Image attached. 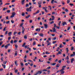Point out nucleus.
Listing matches in <instances>:
<instances>
[{
	"label": "nucleus",
	"instance_id": "47",
	"mask_svg": "<svg viewBox=\"0 0 75 75\" xmlns=\"http://www.w3.org/2000/svg\"><path fill=\"white\" fill-rule=\"evenodd\" d=\"M29 6V5H28V4H27L26 5L25 7H28Z\"/></svg>",
	"mask_w": 75,
	"mask_h": 75
},
{
	"label": "nucleus",
	"instance_id": "51",
	"mask_svg": "<svg viewBox=\"0 0 75 75\" xmlns=\"http://www.w3.org/2000/svg\"><path fill=\"white\" fill-rule=\"evenodd\" d=\"M11 21L12 23V24L14 23V21L13 20H11Z\"/></svg>",
	"mask_w": 75,
	"mask_h": 75
},
{
	"label": "nucleus",
	"instance_id": "34",
	"mask_svg": "<svg viewBox=\"0 0 75 75\" xmlns=\"http://www.w3.org/2000/svg\"><path fill=\"white\" fill-rule=\"evenodd\" d=\"M70 29H71V28L70 27H69L67 29V30H68V31H69Z\"/></svg>",
	"mask_w": 75,
	"mask_h": 75
},
{
	"label": "nucleus",
	"instance_id": "14",
	"mask_svg": "<svg viewBox=\"0 0 75 75\" xmlns=\"http://www.w3.org/2000/svg\"><path fill=\"white\" fill-rule=\"evenodd\" d=\"M25 2V0H23L21 1V4H24V2Z\"/></svg>",
	"mask_w": 75,
	"mask_h": 75
},
{
	"label": "nucleus",
	"instance_id": "4",
	"mask_svg": "<svg viewBox=\"0 0 75 75\" xmlns=\"http://www.w3.org/2000/svg\"><path fill=\"white\" fill-rule=\"evenodd\" d=\"M10 45V44L9 43L8 44H7L5 46V48H7V47Z\"/></svg>",
	"mask_w": 75,
	"mask_h": 75
},
{
	"label": "nucleus",
	"instance_id": "41",
	"mask_svg": "<svg viewBox=\"0 0 75 75\" xmlns=\"http://www.w3.org/2000/svg\"><path fill=\"white\" fill-rule=\"evenodd\" d=\"M10 42L11 43V44H13V40H12Z\"/></svg>",
	"mask_w": 75,
	"mask_h": 75
},
{
	"label": "nucleus",
	"instance_id": "22",
	"mask_svg": "<svg viewBox=\"0 0 75 75\" xmlns=\"http://www.w3.org/2000/svg\"><path fill=\"white\" fill-rule=\"evenodd\" d=\"M24 38H25V39H27V36L26 35H24Z\"/></svg>",
	"mask_w": 75,
	"mask_h": 75
},
{
	"label": "nucleus",
	"instance_id": "49",
	"mask_svg": "<svg viewBox=\"0 0 75 75\" xmlns=\"http://www.w3.org/2000/svg\"><path fill=\"white\" fill-rule=\"evenodd\" d=\"M65 11L66 12H68V10L67 9L65 10Z\"/></svg>",
	"mask_w": 75,
	"mask_h": 75
},
{
	"label": "nucleus",
	"instance_id": "63",
	"mask_svg": "<svg viewBox=\"0 0 75 75\" xmlns=\"http://www.w3.org/2000/svg\"><path fill=\"white\" fill-rule=\"evenodd\" d=\"M4 47V45H3L1 47V48H3Z\"/></svg>",
	"mask_w": 75,
	"mask_h": 75
},
{
	"label": "nucleus",
	"instance_id": "62",
	"mask_svg": "<svg viewBox=\"0 0 75 75\" xmlns=\"http://www.w3.org/2000/svg\"><path fill=\"white\" fill-rule=\"evenodd\" d=\"M6 20H8V16H7L6 17Z\"/></svg>",
	"mask_w": 75,
	"mask_h": 75
},
{
	"label": "nucleus",
	"instance_id": "45",
	"mask_svg": "<svg viewBox=\"0 0 75 75\" xmlns=\"http://www.w3.org/2000/svg\"><path fill=\"white\" fill-rule=\"evenodd\" d=\"M16 1V0H12L11 1L12 3H14V2H15Z\"/></svg>",
	"mask_w": 75,
	"mask_h": 75
},
{
	"label": "nucleus",
	"instance_id": "10",
	"mask_svg": "<svg viewBox=\"0 0 75 75\" xmlns=\"http://www.w3.org/2000/svg\"><path fill=\"white\" fill-rule=\"evenodd\" d=\"M26 11H31V9H30V8H27L26 9Z\"/></svg>",
	"mask_w": 75,
	"mask_h": 75
},
{
	"label": "nucleus",
	"instance_id": "55",
	"mask_svg": "<svg viewBox=\"0 0 75 75\" xmlns=\"http://www.w3.org/2000/svg\"><path fill=\"white\" fill-rule=\"evenodd\" d=\"M49 7L50 8V10H51V9H52V7L51 6H49Z\"/></svg>",
	"mask_w": 75,
	"mask_h": 75
},
{
	"label": "nucleus",
	"instance_id": "39",
	"mask_svg": "<svg viewBox=\"0 0 75 75\" xmlns=\"http://www.w3.org/2000/svg\"><path fill=\"white\" fill-rule=\"evenodd\" d=\"M59 64H61V63L62 61L61 60H60L59 61H58Z\"/></svg>",
	"mask_w": 75,
	"mask_h": 75
},
{
	"label": "nucleus",
	"instance_id": "9",
	"mask_svg": "<svg viewBox=\"0 0 75 75\" xmlns=\"http://www.w3.org/2000/svg\"><path fill=\"white\" fill-rule=\"evenodd\" d=\"M52 30H53V33H57V32L56 31V29H55V28H52Z\"/></svg>",
	"mask_w": 75,
	"mask_h": 75
},
{
	"label": "nucleus",
	"instance_id": "54",
	"mask_svg": "<svg viewBox=\"0 0 75 75\" xmlns=\"http://www.w3.org/2000/svg\"><path fill=\"white\" fill-rule=\"evenodd\" d=\"M1 61H4V60H3V57H2L1 58Z\"/></svg>",
	"mask_w": 75,
	"mask_h": 75
},
{
	"label": "nucleus",
	"instance_id": "21",
	"mask_svg": "<svg viewBox=\"0 0 75 75\" xmlns=\"http://www.w3.org/2000/svg\"><path fill=\"white\" fill-rule=\"evenodd\" d=\"M30 17V15H28V16H26L25 18L27 19L28 18Z\"/></svg>",
	"mask_w": 75,
	"mask_h": 75
},
{
	"label": "nucleus",
	"instance_id": "53",
	"mask_svg": "<svg viewBox=\"0 0 75 75\" xmlns=\"http://www.w3.org/2000/svg\"><path fill=\"white\" fill-rule=\"evenodd\" d=\"M59 47H60V48H62V44H61L60 45V46H59Z\"/></svg>",
	"mask_w": 75,
	"mask_h": 75
},
{
	"label": "nucleus",
	"instance_id": "33",
	"mask_svg": "<svg viewBox=\"0 0 75 75\" xmlns=\"http://www.w3.org/2000/svg\"><path fill=\"white\" fill-rule=\"evenodd\" d=\"M6 28H7V27H4V29L3 30V31H6Z\"/></svg>",
	"mask_w": 75,
	"mask_h": 75
},
{
	"label": "nucleus",
	"instance_id": "32",
	"mask_svg": "<svg viewBox=\"0 0 75 75\" xmlns=\"http://www.w3.org/2000/svg\"><path fill=\"white\" fill-rule=\"evenodd\" d=\"M66 59L67 60H68V59H69V57L68 56H67L66 58Z\"/></svg>",
	"mask_w": 75,
	"mask_h": 75
},
{
	"label": "nucleus",
	"instance_id": "50",
	"mask_svg": "<svg viewBox=\"0 0 75 75\" xmlns=\"http://www.w3.org/2000/svg\"><path fill=\"white\" fill-rule=\"evenodd\" d=\"M6 24H9L10 23V21H8L6 22Z\"/></svg>",
	"mask_w": 75,
	"mask_h": 75
},
{
	"label": "nucleus",
	"instance_id": "37",
	"mask_svg": "<svg viewBox=\"0 0 75 75\" xmlns=\"http://www.w3.org/2000/svg\"><path fill=\"white\" fill-rule=\"evenodd\" d=\"M24 15H25V13H22V16H24Z\"/></svg>",
	"mask_w": 75,
	"mask_h": 75
},
{
	"label": "nucleus",
	"instance_id": "29",
	"mask_svg": "<svg viewBox=\"0 0 75 75\" xmlns=\"http://www.w3.org/2000/svg\"><path fill=\"white\" fill-rule=\"evenodd\" d=\"M36 13L38 14V13H40V10H38L36 12Z\"/></svg>",
	"mask_w": 75,
	"mask_h": 75
},
{
	"label": "nucleus",
	"instance_id": "12",
	"mask_svg": "<svg viewBox=\"0 0 75 75\" xmlns=\"http://www.w3.org/2000/svg\"><path fill=\"white\" fill-rule=\"evenodd\" d=\"M70 60L71 61V63H73V61H74V58H73L70 59Z\"/></svg>",
	"mask_w": 75,
	"mask_h": 75
},
{
	"label": "nucleus",
	"instance_id": "13",
	"mask_svg": "<svg viewBox=\"0 0 75 75\" xmlns=\"http://www.w3.org/2000/svg\"><path fill=\"white\" fill-rule=\"evenodd\" d=\"M62 24L63 26L65 25V24H66V25H67V23H66V22H63L62 23Z\"/></svg>",
	"mask_w": 75,
	"mask_h": 75
},
{
	"label": "nucleus",
	"instance_id": "31",
	"mask_svg": "<svg viewBox=\"0 0 75 75\" xmlns=\"http://www.w3.org/2000/svg\"><path fill=\"white\" fill-rule=\"evenodd\" d=\"M67 64H69L70 63V61L68 60L67 61Z\"/></svg>",
	"mask_w": 75,
	"mask_h": 75
},
{
	"label": "nucleus",
	"instance_id": "11",
	"mask_svg": "<svg viewBox=\"0 0 75 75\" xmlns=\"http://www.w3.org/2000/svg\"><path fill=\"white\" fill-rule=\"evenodd\" d=\"M60 65L61 64H57L56 65V67H57V68H59V66H60Z\"/></svg>",
	"mask_w": 75,
	"mask_h": 75
},
{
	"label": "nucleus",
	"instance_id": "64",
	"mask_svg": "<svg viewBox=\"0 0 75 75\" xmlns=\"http://www.w3.org/2000/svg\"><path fill=\"white\" fill-rule=\"evenodd\" d=\"M25 48H28V46H27V45H26L25 46Z\"/></svg>",
	"mask_w": 75,
	"mask_h": 75
},
{
	"label": "nucleus",
	"instance_id": "60",
	"mask_svg": "<svg viewBox=\"0 0 75 75\" xmlns=\"http://www.w3.org/2000/svg\"><path fill=\"white\" fill-rule=\"evenodd\" d=\"M54 23V21H52L50 23V24H52L53 23Z\"/></svg>",
	"mask_w": 75,
	"mask_h": 75
},
{
	"label": "nucleus",
	"instance_id": "5",
	"mask_svg": "<svg viewBox=\"0 0 75 75\" xmlns=\"http://www.w3.org/2000/svg\"><path fill=\"white\" fill-rule=\"evenodd\" d=\"M41 30V28H37L35 30L36 31H38V32H40Z\"/></svg>",
	"mask_w": 75,
	"mask_h": 75
},
{
	"label": "nucleus",
	"instance_id": "17",
	"mask_svg": "<svg viewBox=\"0 0 75 75\" xmlns=\"http://www.w3.org/2000/svg\"><path fill=\"white\" fill-rule=\"evenodd\" d=\"M12 34V32H10L8 33V35L9 36H10Z\"/></svg>",
	"mask_w": 75,
	"mask_h": 75
},
{
	"label": "nucleus",
	"instance_id": "24",
	"mask_svg": "<svg viewBox=\"0 0 75 75\" xmlns=\"http://www.w3.org/2000/svg\"><path fill=\"white\" fill-rule=\"evenodd\" d=\"M15 47L16 48H17L18 47V45H17V44H16L15 45Z\"/></svg>",
	"mask_w": 75,
	"mask_h": 75
},
{
	"label": "nucleus",
	"instance_id": "58",
	"mask_svg": "<svg viewBox=\"0 0 75 75\" xmlns=\"http://www.w3.org/2000/svg\"><path fill=\"white\" fill-rule=\"evenodd\" d=\"M17 42V40H14V43H16V42Z\"/></svg>",
	"mask_w": 75,
	"mask_h": 75
},
{
	"label": "nucleus",
	"instance_id": "61",
	"mask_svg": "<svg viewBox=\"0 0 75 75\" xmlns=\"http://www.w3.org/2000/svg\"><path fill=\"white\" fill-rule=\"evenodd\" d=\"M57 39V37H54V38L53 39V40H55Z\"/></svg>",
	"mask_w": 75,
	"mask_h": 75
},
{
	"label": "nucleus",
	"instance_id": "40",
	"mask_svg": "<svg viewBox=\"0 0 75 75\" xmlns=\"http://www.w3.org/2000/svg\"><path fill=\"white\" fill-rule=\"evenodd\" d=\"M54 1V0H52L51 1V3H52V4H53Z\"/></svg>",
	"mask_w": 75,
	"mask_h": 75
},
{
	"label": "nucleus",
	"instance_id": "38",
	"mask_svg": "<svg viewBox=\"0 0 75 75\" xmlns=\"http://www.w3.org/2000/svg\"><path fill=\"white\" fill-rule=\"evenodd\" d=\"M15 64L16 65V66H17L18 65H17V62L16 61H15Z\"/></svg>",
	"mask_w": 75,
	"mask_h": 75
},
{
	"label": "nucleus",
	"instance_id": "44",
	"mask_svg": "<svg viewBox=\"0 0 75 75\" xmlns=\"http://www.w3.org/2000/svg\"><path fill=\"white\" fill-rule=\"evenodd\" d=\"M3 41H1L0 42V46L1 45V44H3Z\"/></svg>",
	"mask_w": 75,
	"mask_h": 75
},
{
	"label": "nucleus",
	"instance_id": "26",
	"mask_svg": "<svg viewBox=\"0 0 75 75\" xmlns=\"http://www.w3.org/2000/svg\"><path fill=\"white\" fill-rule=\"evenodd\" d=\"M17 55V51H16L15 53V55H16H16Z\"/></svg>",
	"mask_w": 75,
	"mask_h": 75
},
{
	"label": "nucleus",
	"instance_id": "48",
	"mask_svg": "<svg viewBox=\"0 0 75 75\" xmlns=\"http://www.w3.org/2000/svg\"><path fill=\"white\" fill-rule=\"evenodd\" d=\"M15 72L16 73H17V72H18V70L17 69L15 71Z\"/></svg>",
	"mask_w": 75,
	"mask_h": 75
},
{
	"label": "nucleus",
	"instance_id": "27",
	"mask_svg": "<svg viewBox=\"0 0 75 75\" xmlns=\"http://www.w3.org/2000/svg\"><path fill=\"white\" fill-rule=\"evenodd\" d=\"M38 4H42V3H41V1H39L38 2Z\"/></svg>",
	"mask_w": 75,
	"mask_h": 75
},
{
	"label": "nucleus",
	"instance_id": "59",
	"mask_svg": "<svg viewBox=\"0 0 75 75\" xmlns=\"http://www.w3.org/2000/svg\"><path fill=\"white\" fill-rule=\"evenodd\" d=\"M47 69H51V67H48L47 68Z\"/></svg>",
	"mask_w": 75,
	"mask_h": 75
},
{
	"label": "nucleus",
	"instance_id": "57",
	"mask_svg": "<svg viewBox=\"0 0 75 75\" xmlns=\"http://www.w3.org/2000/svg\"><path fill=\"white\" fill-rule=\"evenodd\" d=\"M33 22V21H32L31 20H30V23H31Z\"/></svg>",
	"mask_w": 75,
	"mask_h": 75
},
{
	"label": "nucleus",
	"instance_id": "19",
	"mask_svg": "<svg viewBox=\"0 0 75 75\" xmlns=\"http://www.w3.org/2000/svg\"><path fill=\"white\" fill-rule=\"evenodd\" d=\"M25 43H24L23 45H22V47H25Z\"/></svg>",
	"mask_w": 75,
	"mask_h": 75
},
{
	"label": "nucleus",
	"instance_id": "23",
	"mask_svg": "<svg viewBox=\"0 0 75 75\" xmlns=\"http://www.w3.org/2000/svg\"><path fill=\"white\" fill-rule=\"evenodd\" d=\"M7 61H4L3 62V64H6V63H7Z\"/></svg>",
	"mask_w": 75,
	"mask_h": 75
},
{
	"label": "nucleus",
	"instance_id": "8",
	"mask_svg": "<svg viewBox=\"0 0 75 75\" xmlns=\"http://www.w3.org/2000/svg\"><path fill=\"white\" fill-rule=\"evenodd\" d=\"M44 25L45 26V28H48V24H44Z\"/></svg>",
	"mask_w": 75,
	"mask_h": 75
},
{
	"label": "nucleus",
	"instance_id": "1",
	"mask_svg": "<svg viewBox=\"0 0 75 75\" xmlns=\"http://www.w3.org/2000/svg\"><path fill=\"white\" fill-rule=\"evenodd\" d=\"M65 67H66V66H64L62 67V69L60 70V74H64L65 73V71H64V68Z\"/></svg>",
	"mask_w": 75,
	"mask_h": 75
},
{
	"label": "nucleus",
	"instance_id": "20",
	"mask_svg": "<svg viewBox=\"0 0 75 75\" xmlns=\"http://www.w3.org/2000/svg\"><path fill=\"white\" fill-rule=\"evenodd\" d=\"M52 20H54V18H55V17H54V16H52Z\"/></svg>",
	"mask_w": 75,
	"mask_h": 75
},
{
	"label": "nucleus",
	"instance_id": "43",
	"mask_svg": "<svg viewBox=\"0 0 75 75\" xmlns=\"http://www.w3.org/2000/svg\"><path fill=\"white\" fill-rule=\"evenodd\" d=\"M51 44V42H48L47 43V45H50Z\"/></svg>",
	"mask_w": 75,
	"mask_h": 75
},
{
	"label": "nucleus",
	"instance_id": "35",
	"mask_svg": "<svg viewBox=\"0 0 75 75\" xmlns=\"http://www.w3.org/2000/svg\"><path fill=\"white\" fill-rule=\"evenodd\" d=\"M69 5L71 6H74V4H70Z\"/></svg>",
	"mask_w": 75,
	"mask_h": 75
},
{
	"label": "nucleus",
	"instance_id": "6",
	"mask_svg": "<svg viewBox=\"0 0 75 75\" xmlns=\"http://www.w3.org/2000/svg\"><path fill=\"white\" fill-rule=\"evenodd\" d=\"M75 52H73V54H71L70 55V57H74V56H75Z\"/></svg>",
	"mask_w": 75,
	"mask_h": 75
},
{
	"label": "nucleus",
	"instance_id": "3",
	"mask_svg": "<svg viewBox=\"0 0 75 75\" xmlns=\"http://www.w3.org/2000/svg\"><path fill=\"white\" fill-rule=\"evenodd\" d=\"M16 14V13L14 12H13L12 13V15L11 16V18H13V17H14L15 15Z\"/></svg>",
	"mask_w": 75,
	"mask_h": 75
},
{
	"label": "nucleus",
	"instance_id": "30",
	"mask_svg": "<svg viewBox=\"0 0 75 75\" xmlns=\"http://www.w3.org/2000/svg\"><path fill=\"white\" fill-rule=\"evenodd\" d=\"M71 51H73L74 50V47L73 46H72L71 47Z\"/></svg>",
	"mask_w": 75,
	"mask_h": 75
},
{
	"label": "nucleus",
	"instance_id": "25",
	"mask_svg": "<svg viewBox=\"0 0 75 75\" xmlns=\"http://www.w3.org/2000/svg\"><path fill=\"white\" fill-rule=\"evenodd\" d=\"M6 12L8 13H10V10H7L6 11Z\"/></svg>",
	"mask_w": 75,
	"mask_h": 75
},
{
	"label": "nucleus",
	"instance_id": "36",
	"mask_svg": "<svg viewBox=\"0 0 75 75\" xmlns=\"http://www.w3.org/2000/svg\"><path fill=\"white\" fill-rule=\"evenodd\" d=\"M40 35L41 37H42V36H43V34L40 33Z\"/></svg>",
	"mask_w": 75,
	"mask_h": 75
},
{
	"label": "nucleus",
	"instance_id": "46",
	"mask_svg": "<svg viewBox=\"0 0 75 75\" xmlns=\"http://www.w3.org/2000/svg\"><path fill=\"white\" fill-rule=\"evenodd\" d=\"M36 44V43L35 41H34L33 43V45H35V44Z\"/></svg>",
	"mask_w": 75,
	"mask_h": 75
},
{
	"label": "nucleus",
	"instance_id": "16",
	"mask_svg": "<svg viewBox=\"0 0 75 75\" xmlns=\"http://www.w3.org/2000/svg\"><path fill=\"white\" fill-rule=\"evenodd\" d=\"M50 64L51 65H53V66H54L55 65H56V63H53L51 64Z\"/></svg>",
	"mask_w": 75,
	"mask_h": 75
},
{
	"label": "nucleus",
	"instance_id": "28",
	"mask_svg": "<svg viewBox=\"0 0 75 75\" xmlns=\"http://www.w3.org/2000/svg\"><path fill=\"white\" fill-rule=\"evenodd\" d=\"M70 2V0H67V4H69Z\"/></svg>",
	"mask_w": 75,
	"mask_h": 75
},
{
	"label": "nucleus",
	"instance_id": "18",
	"mask_svg": "<svg viewBox=\"0 0 75 75\" xmlns=\"http://www.w3.org/2000/svg\"><path fill=\"white\" fill-rule=\"evenodd\" d=\"M2 66H3V67L4 69H5V68H6V65H4V64H2Z\"/></svg>",
	"mask_w": 75,
	"mask_h": 75
},
{
	"label": "nucleus",
	"instance_id": "15",
	"mask_svg": "<svg viewBox=\"0 0 75 75\" xmlns=\"http://www.w3.org/2000/svg\"><path fill=\"white\" fill-rule=\"evenodd\" d=\"M36 0H33L32 1L33 2V4H36V2H35V1Z\"/></svg>",
	"mask_w": 75,
	"mask_h": 75
},
{
	"label": "nucleus",
	"instance_id": "56",
	"mask_svg": "<svg viewBox=\"0 0 75 75\" xmlns=\"http://www.w3.org/2000/svg\"><path fill=\"white\" fill-rule=\"evenodd\" d=\"M54 28H55V27H57V25H56V24H54Z\"/></svg>",
	"mask_w": 75,
	"mask_h": 75
},
{
	"label": "nucleus",
	"instance_id": "52",
	"mask_svg": "<svg viewBox=\"0 0 75 75\" xmlns=\"http://www.w3.org/2000/svg\"><path fill=\"white\" fill-rule=\"evenodd\" d=\"M57 42V41H54L53 42V44H55Z\"/></svg>",
	"mask_w": 75,
	"mask_h": 75
},
{
	"label": "nucleus",
	"instance_id": "7",
	"mask_svg": "<svg viewBox=\"0 0 75 75\" xmlns=\"http://www.w3.org/2000/svg\"><path fill=\"white\" fill-rule=\"evenodd\" d=\"M42 71H38V72H37V73H38V74H41V73H42Z\"/></svg>",
	"mask_w": 75,
	"mask_h": 75
},
{
	"label": "nucleus",
	"instance_id": "42",
	"mask_svg": "<svg viewBox=\"0 0 75 75\" xmlns=\"http://www.w3.org/2000/svg\"><path fill=\"white\" fill-rule=\"evenodd\" d=\"M46 54H50V53H48V52H46Z\"/></svg>",
	"mask_w": 75,
	"mask_h": 75
},
{
	"label": "nucleus",
	"instance_id": "2",
	"mask_svg": "<svg viewBox=\"0 0 75 75\" xmlns=\"http://www.w3.org/2000/svg\"><path fill=\"white\" fill-rule=\"evenodd\" d=\"M24 24V23H22L20 25V27H21L22 28V33L23 34H24V31H25V29L24 28V27L23 26V25Z\"/></svg>",
	"mask_w": 75,
	"mask_h": 75
}]
</instances>
